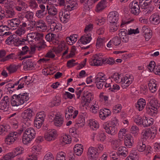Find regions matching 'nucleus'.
I'll return each mask as SVG.
<instances>
[{
	"instance_id": "cd10ccee",
	"label": "nucleus",
	"mask_w": 160,
	"mask_h": 160,
	"mask_svg": "<svg viewBox=\"0 0 160 160\" xmlns=\"http://www.w3.org/2000/svg\"><path fill=\"white\" fill-rule=\"evenodd\" d=\"M127 149L124 147H119L118 149V151L117 152L118 155H122L124 157H126L127 155Z\"/></svg>"
},
{
	"instance_id": "4d7b16f0",
	"label": "nucleus",
	"mask_w": 160,
	"mask_h": 160,
	"mask_svg": "<svg viewBox=\"0 0 160 160\" xmlns=\"http://www.w3.org/2000/svg\"><path fill=\"white\" fill-rule=\"evenodd\" d=\"M126 130L125 129H121L118 133V138L120 140L123 138V136H125Z\"/></svg>"
},
{
	"instance_id": "423d86ee",
	"label": "nucleus",
	"mask_w": 160,
	"mask_h": 160,
	"mask_svg": "<svg viewBox=\"0 0 160 160\" xmlns=\"http://www.w3.org/2000/svg\"><path fill=\"white\" fill-rule=\"evenodd\" d=\"M18 137L17 132H11L6 137L5 140V142L9 145L12 144L17 139Z\"/></svg>"
},
{
	"instance_id": "c756f323",
	"label": "nucleus",
	"mask_w": 160,
	"mask_h": 160,
	"mask_svg": "<svg viewBox=\"0 0 160 160\" xmlns=\"http://www.w3.org/2000/svg\"><path fill=\"white\" fill-rule=\"evenodd\" d=\"M93 3L92 0H88L85 3L83 7L84 9L89 11L92 7V6Z\"/></svg>"
},
{
	"instance_id": "9b49d317",
	"label": "nucleus",
	"mask_w": 160,
	"mask_h": 160,
	"mask_svg": "<svg viewBox=\"0 0 160 160\" xmlns=\"http://www.w3.org/2000/svg\"><path fill=\"white\" fill-rule=\"evenodd\" d=\"M92 39L91 34L88 33L82 36L78 40L77 43H78V44H79L80 42H81L83 44H86L89 43L91 40Z\"/></svg>"
},
{
	"instance_id": "aec40b11",
	"label": "nucleus",
	"mask_w": 160,
	"mask_h": 160,
	"mask_svg": "<svg viewBox=\"0 0 160 160\" xmlns=\"http://www.w3.org/2000/svg\"><path fill=\"white\" fill-rule=\"evenodd\" d=\"M54 122L55 125L57 127H59L61 126L63 123V118H61V116L56 115Z\"/></svg>"
},
{
	"instance_id": "f03ea898",
	"label": "nucleus",
	"mask_w": 160,
	"mask_h": 160,
	"mask_svg": "<svg viewBox=\"0 0 160 160\" xmlns=\"http://www.w3.org/2000/svg\"><path fill=\"white\" fill-rule=\"evenodd\" d=\"M106 60H105L102 58L101 55L96 54L93 55L91 58L90 64L94 66H101L103 64L106 63Z\"/></svg>"
},
{
	"instance_id": "72a5a7b5",
	"label": "nucleus",
	"mask_w": 160,
	"mask_h": 160,
	"mask_svg": "<svg viewBox=\"0 0 160 160\" xmlns=\"http://www.w3.org/2000/svg\"><path fill=\"white\" fill-rule=\"evenodd\" d=\"M146 145L142 142H139L138 143L137 148L139 152H143L145 150Z\"/></svg>"
},
{
	"instance_id": "9d476101",
	"label": "nucleus",
	"mask_w": 160,
	"mask_h": 160,
	"mask_svg": "<svg viewBox=\"0 0 160 160\" xmlns=\"http://www.w3.org/2000/svg\"><path fill=\"white\" fill-rule=\"evenodd\" d=\"M22 115L25 124L28 126L30 125V108L24 110Z\"/></svg>"
},
{
	"instance_id": "c85d7f7f",
	"label": "nucleus",
	"mask_w": 160,
	"mask_h": 160,
	"mask_svg": "<svg viewBox=\"0 0 160 160\" xmlns=\"http://www.w3.org/2000/svg\"><path fill=\"white\" fill-rule=\"evenodd\" d=\"M95 79H97L98 81L102 80L103 81H106L107 80L106 75L101 72L98 73L97 75L96 76Z\"/></svg>"
},
{
	"instance_id": "a878e982",
	"label": "nucleus",
	"mask_w": 160,
	"mask_h": 160,
	"mask_svg": "<svg viewBox=\"0 0 160 160\" xmlns=\"http://www.w3.org/2000/svg\"><path fill=\"white\" fill-rule=\"evenodd\" d=\"M18 58L17 57V55H15L14 53H12L7 55L5 57L2 58L1 59V61L4 62L10 59H18Z\"/></svg>"
},
{
	"instance_id": "603ef678",
	"label": "nucleus",
	"mask_w": 160,
	"mask_h": 160,
	"mask_svg": "<svg viewBox=\"0 0 160 160\" xmlns=\"http://www.w3.org/2000/svg\"><path fill=\"white\" fill-rule=\"evenodd\" d=\"M75 60L73 59L68 61L67 62V67L69 68H71L78 64V63H74Z\"/></svg>"
},
{
	"instance_id": "5701e85b",
	"label": "nucleus",
	"mask_w": 160,
	"mask_h": 160,
	"mask_svg": "<svg viewBox=\"0 0 160 160\" xmlns=\"http://www.w3.org/2000/svg\"><path fill=\"white\" fill-rule=\"evenodd\" d=\"M46 8L47 11L48 10V13L49 15L54 16L57 14V9L53 6H49L48 5H47Z\"/></svg>"
},
{
	"instance_id": "20e7f679",
	"label": "nucleus",
	"mask_w": 160,
	"mask_h": 160,
	"mask_svg": "<svg viewBox=\"0 0 160 160\" xmlns=\"http://www.w3.org/2000/svg\"><path fill=\"white\" fill-rule=\"evenodd\" d=\"M100 152L97 148L92 147L88 148V155L89 160H97L99 157Z\"/></svg>"
},
{
	"instance_id": "4468645a",
	"label": "nucleus",
	"mask_w": 160,
	"mask_h": 160,
	"mask_svg": "<svg viewBox=\"0 0 160 160\" xmlns=\"http://www.w3.org/2000/svg\"><path fill=\"white\" fill-rule=\"evenodd\" d=\"M56 137V132L53 129L49 133H47L44 134L45 139L47 141H50L55 139Z\"/></svg>"
},
{
	"instance_id": "0e129e2a",
	"label": "nucleus",
	"mask_w": 160,
	"mask_h": 160,
	"mask_svg": "<svg viewBox=\"0 0 160 160\" xmlns=\"http://www.w3.org/2000/svg\"><path fill=\"white\" fill-rule=\"evenodd\" d=\"M149 88L152 92H154L157 90L156 84L152 85L151 84H148Z\"/></svg>"
},
{
	"instance_id": "bb28decb",
	"label": "nucleus",
	"mask_w": 160,
	"mask_h": 160,
	"mask_svg": "<svg viewBox=\"0 0 160 160\" xmlns=\"http://www.w3.org/2000/svg\"><path fill=\"white\" fill-rule=\"evenodd\" d=\"M146 112L150 115L152 116H155L157 112V110L152 108L150 107L149 106H147L146 107Z\"/></svg>"
},
{
	"instance_id": "2eb2a0df",
	"label": "nucleus",
	"mask_w": 160,
	"mask_h": 160,
	"mask_svg": "<svg viewBox=\"0 0 160 160\" xmlns=\"http://www.w3.org/2000/svg\"><path fill=\"white\" fill-rule=\"evenodd\" d=\"M22 141L24 144H27L30 141V129L29 128L26 129L23 135Z\"/></svg>"
},
{
	"instance_id": "052dcab7",
	"label": "nucleus",
	"mask_w": 160,
	"mask_h": 160,
	"mask_svg": "<svg viewBox=\"0 0 160 160\" xmlns=\"http://www.w3.org/2000/svg\"><path fill=\"white\" fill-rule=\"evenodd\" d=\"M61 102V99H60L59 98H58V99L56 98H55V99L51 102V103H52L53 105H52L51 107H53L54 106H58L60 105Z\"/></svg>"
},
{
	"instance_id": "b1692460",
	"label": "nucleus",
	"mask_w": 160,
	"mask_h": 160,
	"mask_svg": "<svg viewBox=\"0 0 160 160\" xmlns=\"http://www.w3.org/2000/svg\"><path fill=\"white\" fill-rule=\"evenodd\" d=\"M149 104L151 107L156 110H157L160 106V103H158V100L155 99L151 100L149 102Z\"/></svg>"
},
{
	"instance_id": "8fccbe9b",
	"label": "nucleus",
	"mask_w": 160,
	"mask_h": 160,
	"mask_svg": "<svg viewBox=\"0 0 160 160\" xmlns=\"http://www.w3.org/2000/svg\"><path fill=\"white\" fill-rule=\"evenodd\" d=\"M112 42L115 46H118L120 44L121 40L118 37H115L112 39Z\"/></svg>"
},
{
	"instance_id": "0eeeda50",
	"label": "nucleus",
	"mask_w": 160,
	"mask_h": 160,
	"mask_svg": "<svg viewBox=\"0 0 160 160\" xmlns=\"http://www.w3.org/2000/svg\"><path fill=\"white\" fill-rule=\"evenodd\" d=\"M43 35V33H40L37 32H31V42L33 44H36L38 41L42 39Z\"/></svg>"
},
{
	"instance_id": "338daca9",
	"label": "nucleus",
	"mask_w": 160,
	"mask_h": 160,
	"mask_svg": "<svg viewBox=\"0 0 160 160\" xmlns=\"http://www.w3.org/2000/svg\"><path fill=\"white\" fill-rule=\"evenodd\" d=\"M25 31L22 27H20L16 31V33L19 36H21V35L25 33Z\"/></svg>"
},
{
	"instance_id": "69168bd1",
	"label": "nucleus",
	"mask_w": 160,
	"mask_h": 160,
	"mask_svg": "<svg viewBox=\"0 0 160 160\" xmlns=\"http://www.w3.org/2000/svg\"><path fill=\"white\" fill-rule=\"evenodd\" d=\"M156 64L155 62L153 61H151L149 63V64L147 67L148 69L151 72V70L156 68Z\"/></svg>"
},
{
	"instance_id": "680f3d73",
	"label": "nucleus",
	"mask_w": 160,
	"mask_h": 160,
	"mask_svg": "<svg viewBox=\"0 0 160 160\" xmlns=\"http://www.w3.org/2000/svg\"><path fill=\"white\" fill-rule=\"evenodd\" d=\"M16 44L15 45L17 46H18L20 45L25 44V41L27 40V39H22V40L19 39L18 38V39H16Z\"/></svg>"
},
{
	"instance_id": "6ab92c4d",
	"label": "nucleus",
	"mask_w": 160,
	"mask_h": 160,
	"mask_svg": "<svg viewBox=\"0 0 160 160\" xmlns=\"http://www.w3.org/2000/svg\"><path fill=\"white\" fill-rule=\"evenodd\" d=\"M21 22L19 19L15 18L10 20L9 23L11 28L10 29L12 30L16 29L20 24Z\"/></svg>"
},
{
	"instance_id": "412c9836",
	"label": "nucleus",
	"mask_w": 160,
	"mask_h": 160,
	"mask_svg": "<svg viewBox=\"0 0 160 160\" xmlns=\"http://www.w3.org/2000/svg\"><path fill=\"white\" fill-rule=\"evenodd\" d=\"M145 105V100L143 98H140L138 100L136 107L139 111H141L143 109Z\"/></svg>"
},
{
	"instance_id": "f257e3e1",
	"label": "nucleus",
	"mask_w": 160,
	"mask_h": 160,
	"mask_svg": "<svg viewBox=\"0 0 160 160\" xmlns=\"http://www.w3.org/2000/svg\"><path fill=\"white\" fill-rule=\"evenodd\" d=\"M29 93H25L23 94H14L12 97L11 104L12 106L18 107L19 105L27 102L29 99Z\"/></svg>"
},
{
	"instance_id": "1a4fd4ad",
	"label": "nucleus",
	"mask_w": 160,
	"mask_h": 160,
	"mask_svg": "<svg viewBox=\"0 0 160 160\" xmlns=\"http://www.w3.org/2000/svg\"><path fill=\"white\" fill-rule=\"evenodd\" d=\"M127 31L126 29H122L120 30L118 35L121 40L124 42H127L129 40L128 33H127Z\"/></svg>"
},
{
	"instance_id": "3c124183",
	"label": "nucleus",
	"mask_w": 160,
	"mask_h": 160,
	"mask_svg": "<svg viewBox=\"0 0 160 160\" xmlns=\"http://www.w3.org/2000/svg\"><path fill=\"white\" fill-rule=\"evenodd\" d=\"M64 48L62 44L59 45L54 49V51L56 54L59 53L63 51Z\"/></svg>"
},
{
	"instance_id": "473e14b6",
	"label": "nucleus",
	"mask_w": 160,
	"mask_h": 160,
	"mask_svg": "<svg viewBox=\"0 0 160 160\" xmlns=\"http://www.w3.org/2000/svg\"><path fill=\"white\" fill-rule=\"evenodd\" d=\"M10 28L6 25L0 26V36H3L4 35V33L6 31H8Z\"/></svg>"
},
{
	"instance_id": "f704fd0d",
	"label": "nucleus",
	"mask_w": 160,
	"mask_h": 160,
	"mask_svg": "<svg viewBox=\"0 0 160 160\" xmlns=\"http://www.w3.org/2000/svg\"><path fill=\"white\" fill-rule=\"evenodd\" d=\"M47 14L46 11L38 10L37 11L36 15V16L39 18H42Z\"/></svg>"
},
{
	"instance_id": "5fc2aeb1",
	"label": "nucleus",
	"mask_w": 160,
	"mask_h": 160,
	"mask_svg": "<svg viewBox=\"0 0 160 160\" xmlns=\"http://www.w3.org/2000/svg\"><path fill=\"white\" fill-rule=\"evenodd\" d=\"M71 141V136L69 135H65L63 138L62 142H64L66 144L70 143Z\"/></svg>"
},
{
	"instance_id": "774afa93",
	"label": "nucleus",
	"mask_w": 160,
	"mask_h": 160,
	"mask_svg": "<svg viewBox=\"0 0 160 160\" xmlns=\"http://www.w3.org/2000/svg\"><path fill=\"white\" fill-rule=\"evenodd\" d=\"M102 111L106 118L110 115L111 114V111L108 109L104 108L103 109H102Z\"/></svg>"
},
{
	"instance_id": "c03bdc74",
	"label": "nucleus",
	"mask_w": 160,
	"mask_h": 160,
	"mask_svg": "<svg viewBox=\"0 0 160 160\" xmlns=\"http://www.w3.org/2000/svg\"><path fill=\"white\" fill-rule=\"evenodd\" d=\"M103 40L101 38H98L96 43V48L98 49L99 48H102L103 46Z\"/></svg>"
},
{
	"instance_id": "7ed1b4c3",
	"label": "nucleus",
	"mask_w": 160,
	"mask_h": 160,
	"mask_svg": "<svg viewBox=\"0 0 160 160\" xmlns=\"http://www.w3.org/2000/svg\"><path fill=\"white\" fill-rule=\"evenodd\" d=\"M81 98L82 103L85 106L88 107L92 100L93 99V96L90 92L85 91L83 92V97Z\"/></svg>"
},
{
	"instance_id": "09e8293b",
	"label": "nucleus",
	"mask_w": 160,
	"mask_h": 160,
	"mask_svg": "<svg viewBox=\"0 0 160 160\" xmlns=\"http://www.w3.org/2000/svg\"><path fill=\"white\" fill-rule=\"evenodd\" d=\"M111 78L114 79L117 82H118L119 81V74L117 72L114 73L112 75L109 77L108 79H111Z\"/></svg>"
},
{
	"instance_id": "e433bc0d",
	"label": "nucleus",
	"mask_w": 160,
	"mask_h": 160,
	"mask_svg": "<svg viewBox=\"0 0 160 160\" xmlns=\"http://www.w3.org/2000/svg\"><path fill=\"white\" fill-rule=\"evenodd\" d=\"M119 17V14L117 12L115 11H113L110 12L108 16V21H111L112 19V18H114L116 17Z\"/></svg>"
},
{
	"instance_id": "de8ad7c7",
	"label": "nucleus",
	"mask_w": 160,
	"mask_h": 160,
	"mask_svg": "<svg viewBox=\"0 0 160 160\" xmlns=\"http://www.w3.org/2000/svg\"><path fill=\"white\" fill-rule=\"evenodd\" d=\"M56 35L52 33H49L46 35V39L48 41H50L54 39Z\"/></svg>"
},
{
	"instance_id": "13d9d810",
	"label": "nucleus",
	"mask_w": 160,
	"mask_h": 160,
	"mask_svg": "<svg viewBox=\"0 0 160 160\" xmlns=\"http://www.w3.org/2000/svg\"><path fill=\"white\" fill-rule=\"evenodd\" d=\"M83 113H81V114H79V117L77 122V124H80L81 123H83L85 122L84 118L83 116Z\"/></svg>"
},
{
	"instance_id": "ddd939ff",
	"label": "nucleus",
	"mask_w": 160,
	"mask_h": 160,
	"mask_svg": "<svg viewBox=\"0 0 160 160\" xmlns=\"http://www.w3.org/2000/svg\"><path fill=\"white\" fill-rule=\"evenodd\" d=\"M103 128L106 130V132L112 135H113L117 132V129L115 126H109L108 124L103 126Z\"/></svg>"
},
{
	"instance_id": "c9c22d12",
	"label": "nucleus",
	"mask_w": 160,
	"mask_h": 160,
	"mask_svg": "<svg viewBox=\"0 0 160 160\" xmlns=\"http://www.w3.org/2000/svg\"><path fill=\"white\" fill-rule=\"evenodd\" d=\"M150 128H148L144 130H143L142 132V135L143 137V138L147 139L149 137L150 138Z\"/></svg>"
},
{
	"instance_id": "864d4df0",
	"label": "nucleus",
	"mask_w": 160,
	"mask_h": 160,
	"mask_svg": "<svg viewBox=\"0 0 160 160\" xmlns=\"http://www.w3.org/2000/svg\"><path fill=\"white\" fill-rule=\"evenodd\" d=\"M40 24V27L39 28L40 29H38L40 31L42 32L44 31L45 30H46L47 29V26L46 25V24L45 22H44L43 21L41 20V22Z\"/></svg>"
},
{
	"instance_id": "4be33fe9",
	"label": "nucleus",
	"mask_w": 160,
	"mask_h": 160,
	"mask_svg": "<svg viewBox=\"0 0 160 160\" xmlns=\"http://www.w3.org/2000/svg\"><path fill=\"white\" fill-rule=\"evenodd\" d=\"M106 0L101 1L97 5V12H100L103 10L106 7Z\"/></svg>"
},
{
	"instance_id": "a18cd8bd",
	"label": "nucleus",
	"mask_w": 160,
	"mask_h": 160,
	"mask_svg": "<svg viewBox=\"0 0 160 160\" xmlns=\"http://www.w3.org/2000/svg\"><path fill=\"white\" fill-rule=\"evenodd\" d=\"M95 79V82L96 83V86L97 88L98 89H102L106 81H103L102 80V82H100V80L98 81L97 79Z\"/></svg>"
},
{
	"instance_id": "393cba45",
	"label": "nucleus",
	"mask_w": 160,
	"mask_h": 160,
	"mask_svg": "<svg viewBox=\"0 0 160 160\" xmlns=\"http://www.w3.org/2000/svg\"><path fill=\"white\" fill-rule=\"evenodd\" d=\"M89 125L90 128L93 130H96L99 127V124L97 121L93 119L90 120Z\"/></svg>"
},
{
	"instance_id": "dca6fc26",
	"label": "nucleus",
	"mask_w": 160,
	"mask_h": 160,
	"mask_svg": "<svg viewBox=\"0 0 160 160\" xmlns=\"http://www.w3.org/2000/svg\"><path fill=\"white\" fill-rule=\"evenodd\" d=\"M152 0H139V3L140 5H143L144 7H146L147 6L150 7L149 11L150 12L152 11L154 8L152 7Z\"/></svg>"
},
{
	"instance_id": "6e6552de",
	"label": "nucleus",
	"mask_w": 160,
	"mask_h": 160,
	"mask_svg": "<svg viewBox=\"0 0 160 160\" xmlns=\"http://www.w3.org/2000/svg\"><path fill=\"white\" fill-rule=\"evenodd\" d=\"M8 97L5 96L0 102V109L4 111H7L9 108V104Z\"/></svg>"
},
{
	"instance_id": "39448f33",
	"label": "nucleus",
	"mask_w": 160,
	"mask_h": 160,
	"mask_svg": "<svg viewBox=\"0 0 160 160\" xmlns=\"http://www.w3.org/2000/svg\"><path fill=\"white\" fill-rule=\"evenodd\" d=\"M129 7L131 10V12L135 15H138L140 10L138 2L136 1H133L131 2L129 5Z\"/></svg>"
},
{
	"instance_id": "2f4dec72",
	"label": "nucleus",
	"mask_w": 160,
	"mask_h": 160,
	"mask_svg": "<svg viewBox=\"0 0 160 160\" xmlns=\"http://www.w3.org/2000/svg\"><path fill=\"white\" fill-rule=\"evenodd\" d=\"M16 156L15 152H10L5 155L2 159L1 160H11L12 158H14Z\"/></svg>"
},
{
	"instance_id": "79ce46f5",
	"label": "nucleus",
	"mask_w": 160,
	"mask_h": 160,
	"mask_svg": "<svg viewBox=\"0 0 160 160\" xmlns=\"http://www.w3.org/2000/svg\"><path fill=\"white\" fill-rule=\"evenodd\" d=\"M22 63L24 65L23 68L25 71L29 70L30 68V60L28 59L27 61L24 60L22 62Z\"/></svg>"
},
{
	"instance_id": "f3484780",
	"label": "nucleus",
	"mask_w": 160,
	"mask_h": 160,
	"mask_svg": "<svg viewBox=\"0 0 160 160\" xmlns=\"http://www.w3.org/2000/svg\"><path fill=\"white\" fill-rule=\"evenodd\" d=\"M142 120V125L143 127H148L152 125L154 119L152 118H148L146 117H144Z\"/></svg>"
},
{
	"instance_id": "6e6d98bb",
	"label": "nucleus",
	"mask_w": 160,
	"mask_h": 160,
	"mask_svg": "<svg viewBox=\"0 0 160 160\" xmlns=\"http://www.w3.org/2000/svg\"><path fill=\"white\" fill-rule=\"evenodd\" d=\"M43 160H54L52 154L50 152L46 154L44 157Z\"/></svg>"
},
{
	"instance_id": "49530a36",
	"label": "nucleus",
	"mask_w": 160,
	"mask_h": 160,
	"mask_svg": "<svg viewBox=\"0 0 160 160\" xmlns=\"http://www.w3.org/2000/svg\"><path fill=\"white\" fill-rule=\"evenodd\" d=\"M65 155V154L62 152L58 153L56 160H66Z\"/></svg>"
},
{
	"instance_id": "58836bf2",
	"label": "nucleus",
	"mask_w": 160,
	"mask_h": 160,
	"mask_svg": "<svg viewBox=\"0 0 160 160\" xmlns=\"http://www.w3.org/2000/svg\"><path fill=\"white\" fill-rule=\"evenodd\" d=\"M77 145H75L74 148V152L76 155L78 156H80L82 153L83 149L82 148H79V147L76 146Z\"/></svg>"
},
{
	"instance_id": "f8f14e48",
	"label": "nucleus",
	"mask_w": 160,
	"mask_h": 160,
	"mask_svg": "<svg viewBox=\"0 0 160 160\" xmlns=\"http://www.w3.org/2000/svg\"><path fill=\"white\" fill-rule=\"evenodd\" d=\"M134 141L131 134H127L125 136L124 144L128 148H130L133 145Z\"/></svg>"
},
{
	"instance_id": "37998d69",
	"label": "nucleus",
	"mask_w": 160,
	"mask_h": 160,
	"mask_svg": "<svg viewBox=\"0 0 160 160\" xmlns=\"http://www.w3.org/2000/svg\"><path fill=\"white\" fill-rule=\"evenodd\" d=\"M7 69L8 70L10 74L16 72L17 69L16 66L14 65H11L9 67H7Z\"/></svg>"
},
{
	"instance_id": "a19ab883",
	"label": "nucleus",
	"mask_w": 160,
	"mask_h": 160,
	"mask_svg": "<svg viewBox=\"0 0 160 160\" xmlns=\"http://www.w3.org/2000/svg\"><path fill=\"white\" fill-rule=\"evenodd\" d=\"M44 121V120H42L41 121L35 118L34 121V125L37 128H39L43 124Z\"/></svg>"
},
{
	"instance_id": "bf43d9fd",
	"label": "nucleus",
	"mask_w": 160,
	"mask_h": 160,
	"mask_svg": "<svg viewBox=\"0 0 160 160\" xmlns=\"http://www.w3.org/2000/svg\"><path fill=\"white\" fill-rule=\"evenodd\" d=\"M118 24V23H110V28L111 32H114L117 31L118 29V27L117 26Z\"/></svg>"
},
{
	"instance_id": "ea45409f",
	"label": "nucleus",
	"mask_w": 160,
	"mask_h": 160,
	"mask_svg": "<svg viewBox=\"0 0 160 160\" xmlns=\"http://www.w3.org/2000/svg\"><path fill=\"white\" fill-rule=\"evenodd\" d=\"M150 138L153 139L157 134V130L156 127L150 128Z\"/></svg>"
},
{
	"instance_id": "4c0bfd02",
	"label": "nucleus",
	"mask_w": 160,
	"mask_h": 160,
	"mask_svg": "<svg viewBox=\"0 0 160 160\" xmlns=\"http://www.w3.org/2000/svg\"><path fill=\"white\" fill-rule=\"evenodd\" d=\"M5 16L7 18H12L15 15L14 11L12 9H10L6 10L5 14Z\"/></svg>"
},
{
	"instance_id": "7c9ffc66",
	"label": "nucleus",
	"mask_w": 160,
	"mask_h": 160,
	"mask_svg": "<svg viewBox=\"0 0 160 160\" xmlns=\"http://www.w3.org/2000/svg\"><path fill=\"white\" fill-rule=\"evenodd\" d=\"M106 138L105 133L102 131H100L97 136V138L98 141H103Z\"/></svg>"
},
{
	"instance_id": "e2e57ef3",
	"label": "nucleus",
	"mask_w": 160,
	"mask_h": 160,
	"mask_svg": "<svg viewBox=\"0 0 160 160\" xmlns=\"http://www.w3.org/2000/svg\"><path fill=\"white\" fill-rule=\"evenodd\" d=\"M68 2V4H70L71 6L70 9L68 10H70V11L72 10L74 8L77 7L78 5L77 2L74 1L70 0L69 1V2Z\"/></svg>"
},
{
	"instance_id": "a211bd4d",
	"label": "nucleus",
	"mask_w": 160,
	"mask_h": 160,
	"mask_svg": "<svg viewBox=\"0 0 160 160\" xmlns=\"http://www.w3.org/2000/svg\"><path fill=\"white\" fill-rule=\"evenodd\" d=\"M150 21L153 24L157 25L160 22V17L158 14H154L152 15L150 18Z\"/></svg>"
}]
</instances>
